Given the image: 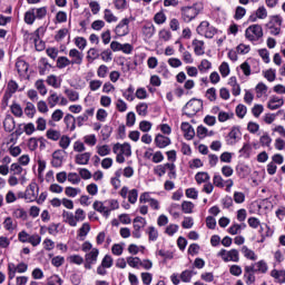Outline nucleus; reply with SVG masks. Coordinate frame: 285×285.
Listing matches in <instances>:
<instances>
[{
    "label": "nucleus",
    "instance_id": "11",
    "mask_svg": "<svg viewBox=\"0 0 285 285\" xmlns=\"http://www.w3.org/2000/svg\"><path fill=\"white\" fill-rule=\"evenodd\" d=\"M69 57L72 58L71 60V66H81V63H83V53L79 52V50L77 49H71L69 51Z\"/></svg>",
    "mask_w": 285,
    "mask_h": 285
},
{
    "label": "nucleus",
    "instance_id": "41",
    "mask_svg": "<svg viewBox=\"0 0 285 285\" xmlns=\"http://www.w3.org/2000/svg\"><path fill=\"white\" fill-rule=\"evenodd\" d=\"M205 97L209 100V101H217V89H215V87H212L209 89H207Z\"/></svg>",
    "mask_w": 285,
    "mask_h": 285
},
{
    "label": "nucleus",
    "instance_id": "8",
    "mask_svg": "<svg viewBox=\"0 0 285 285\" xmlns=\"http://www.w3.org/2000/svg\"><path fill=\"white\" fill-rule=\"evenodd\" d=\"M37 197H39V185H37V183H31L26 189L24 199L37 202Z\"/></svg>",
    "mask_w": 285,
    "mask_h": 285
},
{
    "label": "nucleus",
    "instance_id": "52",
    "mask_svg": "<svg viewBox=\"0 0 285 285\" xmlns=\"http://www.w3.org/2000/svg\"><path fill=\"white\" fill-rule=\"evenodd\" d=\"M250 150H253V147H250L249 144H245L243 148L239 150L240 155L245 157V159L250 158Z\"/></svg>",
    "mask_w": 285,
    "mask_h": 285
},
{
    "label": "nucleus",
    "instance_id": "14",
    "mask_svg": "<svg viewBox=\"0 0 285 285\" xmlns=\"http://www.w3.org/2000/svg\"><path fill=\"white\" fill-rule=\"evenodd\" d=\"M239 135H242L239 128L233 127L228 134L229 139H227V144L229 146H235V144H237V140L239 139Z\"/></svg>",
    "mask_w": 285,
    "mask_h": 285
},
{
    "label": "nucleus",
    "instance_id": "3",
    "mask_svg": "<svg viewBox=\"0 0 285 285\" xmlns=\"http://www.w3.org/2000/svg\"><path fill=\"white\" fill-rule=\"evenodd\" d=\"M198 35H204L206 39H213L217 35V28L210 26L209 21H202L196 29Z\"/></svg>",
    "mask_w": 285,
    "mask_h": 285
},
{
    "label": "nucleus",
    "instance_id": "45",
    "mask_svg": "<svg viewBox=\"0 0 285 285\" xmlns=\"http://www.w3.org/2000/svg\"><path fill=\"white\" fill-rule=\"evenodd\" d=\"M90 233V224L89 223H83L82 226L78 230V236L79 237H86Z\"/></svg>",
    "mask_w": 285,
    "mask_h": 285
},
{
    "label": "nucleus",
    "instance_id": "21",
    "mask_svg": "<svg viewBox=\"0 0 285 285\" xmlns=\"http://www.w3.org/2000/svg\"><path fill=\"white\" fill-rule=\"evenodd\" d=\"M46 137L51 141H59L61 139V131L57 129H48L46 132Z\"/></svg>",
    "mask_w": 285,
    "mask_h": 285
},
{
    "label": "nucleus",
    "instance_id": "4",
    "mask_svg": "<svg viewBox=\"0 0 285 285\" xmlns=\"http://www.w3.org/2000/svg\"><path fill=\"white\" fill-rule=\"evenodd\" d=\"M199 106H202V100L197 98L190 99L185 106L183 110H190V111H185L184 115L186 117H195L197 112H199Z\"/></svg>",
    "mask_w": 285,
    "mask_h": 285
},
{
    "label": "nucleus",
    "instance_id": "38",
    "mask_svg": "<svg viewBox=\"0 0 285 285\" xmlns=\"http://www.w3.org/2000/svg\"><path fill=\"white\" fill-rule=\"evenodd\" d=\"M13 217H16V219H23V222H26V219H28V212L23 208H17L13 212Z\"/></svg>",
    "mask_w": 285,
    "mask_h": 285
},
{
    "label": "nucleus",
    "instance_id": "57",
    "mask_svg": "<svg viewBox=\"0 0 285 285\" xmlns=\"http://www.w3.org/2000/svg\"><path fill=\"white\" fill-rule=\"evenodd\" d=\"M78 193H81V189L75 187H66L65 189L67 197H77Z\"/></svg>",
    "mask_w": 285,
    "mask_h": 285
},
{
    "label": "nucleus",
    "instance_id": "23",
    "mask_svg": "<svg viewBox=\"0 0 285 285\" xmlns=\"http://www.w3.org/2000/svg\"><path fill=\"white\" fill-rule=\"evenodd\" d=\"M16 68L19 75H26V72H28V69L30 68V65L26 62V60H18L16 62Z\"/></svg>",
    "mask_w": 285,
    "mask_h": 285
},
{
    "label": "nucleus",
    "instance_id": "29",
    "mask_svg": "<svg viewBox=\"0 0 285 285\" xmlns=\"http://www.w3.org/2000/svg\"><path fill=\"white\" fill-rule=\"evenodd\" d=\"M147 234L149 237V242H157L159 237V232L157 230V228H155V226H149L147 228Z\"/></svg>",
    "mask_w": 285,
    "mask_h": 285
},
{
    "label": "nucleus",
    "instance_id": "42",
    "mask_svg": "<svg viewBox=\"0 0 285 285\" xmlns=\"http://www.w3.org/2000/svg\"><path fill=\"white\" fill-rule=\"evenodd\" d=\"M137 226L139 228V230H141V228L146 227V218L141 217V216H137L134 219V229H137Z\"/></svg>",
    "mask_w": 285,
    "mask_h": 285
},
{
    "label": "nucleus",
    "instance_id": "7",
    "mask_svg": "<svg viewBox=\"0 0 285 285\" xmlns=\"http://www.w3.org/2000/svg\"><path fill=\"white\" fill-rule=\"evenodd\" d=\"M268 272V265L264 261L252 264L250 266H245V273H262L266 274Z\"/></svg>",
    "mask_w": 285,
    "mask_h": 285
},
{
    "label": "nucleus",
    "instance_id": "39",
    "mask_svg": "<svg viewBox=\"0 0 285 285\" xmlns=\"http://www.w3.org/2000/svg\"><path fill=\"white\" fill-rule=\"evenodd\" d=\"M136 112L142 117H146L148 115V104L141 102L136 106Z\"/></svg>",
    "mask_w": 285,
    "mask_h": 285
},
{
    "label": "nucleus",
    "instance_id": "22",
    "mask_svg": "<svg viewBox=\"0 0 285 285\" xmlns=\"http://www.w3.org/2000/svg\"><path fill=\"white\" fill-rule=\"evenodd\" d=\"M271 277H274V279H277L278 284H285V271H277L273 269L271 272Z\"/></svg>",
    "mask_w": 285,
    "mask_h": 285
},
{
    "label": "nucleus",
    "instance_id": "15",
    "mask_svg": "<svg viewBox=\"0 0 285 285\" xmlns=\"http://www.w3.org/2000/svg\"><path fill=\"white\" fill-rule=\"evenodd\" d=\"M156 29L155 24L153 22H147L142 26V35L146 37V39H153L155 36Z\"/></svg>",
    "mask_w": 285,
    "mask_h": 285
},
{
    "label": "nucleus",
    "instance_id": "43",
    "mask_svg": "<svg viewBox=\"0 0 285 285\" xmlns=\"http://www.w3.org/2000/svg\"><path fill=\"white\" fill-rule=\"evenodd\" d=\"M100 132H101L102 140L106 141V139H110V135H112V127L106 125L102 127Z\"/></svg>",
    "mask_w": 285,
    "mask_h": 285
},
{
    "label": "nucleus",
    "instance_id": "53",
    "mask_svg": "<svg viewBox=\"0 0 285 285\" xmlns=\"http://www.w3.org/2000/svg\"><path fill=\"white\" fill-rule=\"evenodd\" d=\"M219 72L222 77H228V75H230V67L228 66V62H223L219 66Z\"/></svg>",
    "mask_w": 285,
    "mask_h": 285
},
{
    "label": "nucleus",
    "instance_id": "26",
    "mask_svg": "<svg viewBox=\"0 0 285 285\" xmlns=\"http://www.w3.org/2000/svg\"><path fill=\"white\" fill-rule=\"evenodd\" d=\"M242 253L244 254V257H246V259H250L252 262H256L257 255L255 254V252L249 249L247 246L242 247Z\"/></svg>",
    "mask_w": 285,
    "mask_h": 285
},
{
    "label": "nucleus",
    "instance_id": "20",
    "mask_svg": "<svg viewBox=\"0 0 285 285\" xmlns=\"http://www.w3.org/2000/svg\"><path fill=\"white\" fill-rule=\"evenodd\" d=\"M14 118L12 116H7L3 121V128L6 132H12V130H14Z\"/></svg>",
    "mask_w": 285,
    "mask_h": 285
},
{
    "label": "nucleus",
    "instance_id": "13",
    "mask_svg": "<svg viewBox=\"0 0 285 285\" xmlns=\"http://www.w3.org/2000/svg\"><path fill=\"white\" fill-rule=\"evenodd\" d=\"M155 144H156L157 148H166L167 146H170L171 141H170V138H168L161 134H158L155 137Z\"/></svg>",
    "mask_w": 285,
    "mask_h": 285
},
{
    "label": "nucleus",
    "instance_id": "24",
    "mask_svg": "<svg viewBox=\"0 0 285 285\" xmlns=\"http://www.w3.org/2000/svg\"><path fill=\"white\" fill-rule=\"evenodd\" d=\"M70 65H72V61L68 59V57H65V56L58 57L57 68H59V70H63V68H67V66H70Z\"/></svg>",
    "mask_w": 285,
    "mask_h": 285
},
{
    "label": "nucleus",
    "instance_id": "47",
    "mask_svg": "<svg viewBox=\"0 0 285 285\" xmlns=\"http://www.w3.org/2000/svg\"><path fill=\"white\" fill-rule=\"evenodd\" d=\"M75 45L77 46V48H79V50H85L86 46H88V41L83 37H77L75 39Z\"/></svg>",
    "mask_w": 285,
    "mask_h": 285
},
{
    "label": "nucleus",
    "instance_id": "10",
    "mask_svg": "<svg viewBox=\"0 0 285 285\" xmlns=\"http://www.w3.org/2000/svg\"><path fill=\"white\" fill-rule=\"evenodd\" d=\"M180 129L184 132L185 139H187L188 141L195 138V129L193 128V125H190V122H183Z\"/></svg>",
    "mask_w": 285,
    "mask_h": 285
},
{
    "label": "nucleus",
    "instance_id": "27",
    "mask_svg": "<svg viewBox=\"0 0 285 285\" xmlns=\"http://www.w3.org/2000/svg\"><path fill=\"white\" fill-rule=\"evenodd\" d=\"M35 87L37 88L38 92L46 97L48 95V88H46V83H43V79H39L36 81Z\"/></svg>",
    "mask_w": 285,
    "mask_h": 285
},
{
    "label": "nucleus",
    "instance_id": "36",
    "mask_svg": "<svg viewBox=\"0 0 285 285\" xmlns=\"http://www.w3.org/2000/svg\"><path fill=\"white\" fill-rule=\"evenodd\" d=\"M10 108L14 117H23V109L21 108V105L13 102Z\"/></svg>",
    "mask_w": 285,
    "mask_h": 285
},
{
    "label": "nucleus",
    "instance_id": "55",
    "mask_svg": "<svg viewBox=\"0 0 285 285\" xmlns=\"http://www.w3.org/2000/svg\"><path fill=\"white\" fill-rule=\"evenodd\" d=\"M63 281L59 275H52L51 277L48 278L47 285H62Z\"/></svg>",
    "mask_w": 285,
    "mask_h": 285
},
{
    "label": "nucleus",
    "instance_id": "63",
    "mask_svg": "<svg viewBox=\"0 0 285 285\" xmlns=\"http://www.w3.org/2000/svg\"><path fill=\"white\" fill-rule=\"evenodd\" d=\"M47 83L48 86H52V88H59L61 86V83L57 82V76L55 75L47 77Z\"/></svg>",
    "mask_w": 285,
    "mask_h": 285
},
{
    "label": "nucleus",
    "instance_id": "44",
    "mask_svg": "<svg viewBox=\"0 0 285 285\" xmlns=\"http://www.w3.org/2000/svg\"><path fill=\"white\" fill-rule=\"evenodd\" d=\"M40 63H42L43 67H39V75L43 77V75H46V70H48V68H52V65H50L46 58H41Z\"/></svg>",
    "mask_w": 285,
    "mask_h": 285
},
{
    "label": "nucleus",
    "instance_id": "18",
    "mask_svg": "<svg viewBox=\"0 0 285 285\" xmlns=\"http://www.w3.org/2000/svg\"><path fill=\"white\" fill-rule=\"evenodd\" d=\"M191 46H194V52L197 57L204 55V40L194 39Z\"/></svg>",
    "mask_w": 285,
    "mask_h": 285
},
{
    "label": "nucleus",
    "instance_id": "40",
    "mask_svg": "<svg viewBox=\"0 0 285 285\" xmlns=\"http://www.w3.org/2000/svg\"><path fill=\"white\" fill-rule=\"evenodd\" d=\"M65 95H67L69 101H79V92L72 89H66Z\"/></svg>",
    "mask_w": 285,
    "mask_h": 285
},
{
    "label": "nucleus",
    "instance_id": "64",
    "mask_svg": "<svg viewBox=\"0 0 285 285\" xmlns=\"http://www.w3.org/2000/svg\"><path fill=\"white\" fill-rule=\"evenodd\" d=\"M67 35H68L67 28L58 30L57 35L55 36V41H61L62 39H66Z\"/></svg>",
    "mask_w": 285,
    "mask_h": 285
},
{
    "label": "nucleus",
    "instance_id": "61",
    "mask_svg": "<svg viewBox=\"0 0 285 285\" xmlns=\"http://www.w3.org/2000/svg\"><path fill=\"white\" fill-rule=\"evenodd\" d=\"M29 244H31V246H39V244H41V236H39V234L29 236Z\"/></svg>",
    "mask_w": 285,
    "mask_h": 285
},
{
    "label": "nucleus",
    "instance_id": "50",
    "mask_svg": "<svg viewBox=\"0 0 285 285\" xmlns=\"http://www.w3.org/2000/svg\"><path fill=\"white\" fill-rule=\"evenodd\" d=\"M154 21L158 26H161V23H166V13H164L163 11L157 12L154 17Z\"/></svg>",
    "mask_w": 285,
    "mask_h": 285
},
{
    "label": "nucleus",
    "instance_id": "19",
    "mask_svg": "<svg viewBox=\"0 0 285 285\" xmlns=\"http://www.w3.org/2000/svg\"><path fill=\"white\" fill-rule=\"evenodd\" d=\"M92 155L90 153H83L76 156V164L79 166H87L88 161H90V157Z\"/></svg>",
    "mask_w": 285,
    "mask_h": 285
},
{
    "label": "nucleus",
    "instance_id": "25",
    "mask_svg": "<svg viewBox=\"0 0 285 285\" xmlns=\"http://www.w3.org/2000/svg\"><path fill=\"white\" fill-rule=\"evenodd\" d=\"M197 184H206V181H210V175L206 171H198L195 176Z\"/></svg>",
    "mask_w": 285,
    "mask_h": 285
},
{
    "label": "nucleus",
    "instance_id": "1",
    "mask_svg": "<svg viewBox=\"0 0 285 285\" xmlns=\"http://www.w3.org/2000/svg\"><path fill=\"white\" fill-rule=\"evenodd\" d=\"M204 10V7L199 3H194L190 7L180 8V19L184 23H190L194 19H197L199 12Z\"/></svg>",
    "mask_w": 285,
    "mask_h": 285
},
{
    "label": "nucleus",
    "instance_id": "17",
    "mask_svg": "<svg viewBox=\"0 0 285 285\" xmlns=\"http://www.w3.org/2000/svg\"><path fill=\"white\" fill-rule=\"evenodd\" d=\"M63 122L66 124V127L69 128V130L72 132L75 128H77V118L72 116L71 114H67L63 118Z\"/></svg>",
    "mask_w": 285,
    "mask_h": 285
},
{
    "label": "nucleus",
    "instance_id": "56",
    "mask_svg": "<svg viewBox=\"0 0 285 285\" xmlns=\"http://www.w3.org/2000/svg\"><path fill=\"white\" fill-rule=\"evenodd\" d=\"M67 179L70 181V184L73 185H77L81 181V177H79L77 173H69Z\"/></svg>",
    "mask_w": 285,
    "mask_h": 285
},
{
    "label": "nucleus",
    "instance_id": "30",
    "mask_svg": "<svg viewBox=\"0 0 285 285\" xmlns=\"http://www.w3.org/2000/svg\"><path fill=\"white\" fill-rule=\"evenodd\" d=\"M36 19L37 17L35 16V9H30L24 13V23H27L28 26H32Z\"/></svg>",
    "mask_w": 285,
    "mask_h": 285
},
{
    "label": "nucleus",
    "instance_id": "35",
    "mask_svg": "<svg viewBox=\"0 0 285 285\" xmlns=\"http://www.w3.org/2000/svg\"><path fill=\"white\" fill-rule=\"evenodd\" d=\"M193 208H195V204H193V202H186L184 200L181 203V210L183 213H185L186 215H190L193 213Z\"/></svg>",
    "mask_w": 285,
    "mask_h": 285
},
{
    "label": "nucleus",
    "instance_id": "59",
    "mask_svg": "<svg viewBox=\"0 0 285 285\" xmlns=\"http://www.w3.org/2000/svg\"><path fill=\"white\" fill-rule=\"evenodd\" d=\"M180 279H181V282H185V283L190 282V279H193V271L186 269V271L181 272Z\"/></svg>",
    "mask_w": 285,
    "mask_h": 285
},
{
    "label": "nucleus",
    "instance_id": "9",
    "mask_svg": "<svg viewBox=\"0 0 285 285\" xmlns=\"http://www.w3.org/2000/svg\"><path fill=\"white\" fill-rule=\"evenodd\" d=\"M51 166L53 168H61V166H63V151L62 150L57 149L56 151H53Z\"/></svg>",
    "mask_w": 285,
    "mask_h": 285
},
{
    "label": "nucleus",
    "instance_id": "2",
    "mask_svg": "<svg viewBox=\"0 0 285 285\" xmlns=\"http://www.w3.org/2000/svg\"><path fill=\"white\" fill-rule=\"evenodd\" d=\"M248 41H259L264 37V29L259 24H252L245 30Z\"/></svg>",
    "mask_w": 285,
    "mask_h": 285
},
{
    "label": "nucleus",
    "instance_id": "51",
    "mask_svg": "<svg viewBox=\"0 0 285 285\" xmlns=\"http://www.w3.org/2000/svg\"><path fill=\"white\" fill-rule=\"evenodd\" d=\"M138 197H139V191L137 189H131L128 194L129 204H137Z\"/></svg>",
    "mask_w": 285,
    "mask_h": 285
},
{
    "label": "nucleus",
    "instance_id": "62",
    "mask_svg": "<svg viewBox=\"0 0 285 285\" xmlns=\"http://www.w3.org/2000/svg\"><path fill=\"white\" fill-rule=\"evenodd\" d=\"M246 112H247L246 106L238 105L236 107V115L239 117V119H244V117H246Z\"/></svg>",
    "mask_w": 285,
    "mask_h": 285
},
{
    "label": "nucleus",
    "instance_id": "32",
    "mask_svg": "<svg viewBox=\"0 0 285 285\" xmlns=\"http://www.w3.org/2000/svg\"><path fill=\"white\" fill-rule=\"evenodd\" d=\"M122 96L125 99H127V101H135V87L130 85L127 90L122 92Z\"/></svg>",
    "mask_w": 285,
    "mask_h": 285
},
{
    "label": "nucleus",
    "instance_id": "34",
    "mask_svg": "<svg viewBox=\"0 0 285 285\" xmlns=\"http://www.w3.org/2000/svg\"><path fill=\"white\" fill-rule=\"evenodd\" d=\"M31 10H35L36 19H45L46 14H48V8L47 7L32 8Z\"/></svg>",
    "mask_w": 285,
    "mask_h": 285
},
{
    "label": "nucleus",
    "instance_id": "37",
    "mask_svg": "<svg viewBox=\"0 0 285 285\" xmlns=\"http://www.w3.org/2000/svg\"><path fill=\"white\" fill-rule=\"evenodd\" d=\"M59 146L60 148H62V150H68V148L70 147V138L67 135L60 136L59 138Z\"/></svg>",
    "mask_w": 285,
    "mask_h": 285
},
{
    "label": "nucleus",
    "instance_id": "16",
    "mask_svg": "<svg viewBox=\"0 0 285 285\" xmlns=\"http://www.w3.org/2000/svg\"><path fill=\"white\" fill-rule=\"evenodd\" d=\"M62 219L65 224H68L69 226H77V218L75 217V214H72L71 212L63 210Z\"/></svg>",
    "mask_w": 285,
    "mask_h": 285
},
{
    "label": "nucleus",
    "instance_id": "54",
    "mask_svg": "<svg viewBox=\"0 0 285 285\" xmlns=\"http://www.w3.org/2000/svg\"><path fill=\"white\" fill-rule=\"evenodd\" d=\"M104 19H105V21H107V23H112V22L117 21V17H115V14H112V11H110V9L105 10Z\"/></svg>",
    "mask_w": 285,
    "mask_h": 285
},
{
    "label": "nucleus",
    "instance_id": "58",
    "mask_svg": "<svg viewBox=\"0 0 285 285\" xmlns=\"http://www.w3.org/2000/svg\"><path fill=\"white\" fill-rule=\"evenodd\" d=\"M135 121H137L135 112L132 111L128 112L126 118V126H128V128H132V125L135 124Z\"/></svg>",
    "mask_w": 285,
    "mask_h": 285
},
{
    "label": "nucleus",
    "instance_id": "31",
    "mask_svg": "<svg viewBox=\"0 0 285 285\" xmlns=\"http://www.w3.org/2000/svg\"><path fill=\"white\" fill-rule=\"evenodd\" d=\"M51 119L52 120H49V126H55L52 121H61V119H63V111L61 109H56L51 115Z\"/></svg>",
    "mask_w": 285,
    "mask_h": 285
},
{
    "label": "nucleus",
    "instance_id": "33",
    "mask_svg": "<svg viewBox=\"0 0 285 285\" xmlns=\"http://www.w3.org/2000/svg\"><path fill=\"white\" fill-rule=\"evenodd\" d=\"M59 99H61V96H58L57 92H52L48 98V105L50 108H55L57 104H59Z\"/></svg>",
    "mask_w": 285,
    "mask_h": 285
},
{
    "label": "nucleus",
    "instance_id": "5",
    "mask_svg": "<svg viewBox=\"0 0 285 285\" xmlns=\"http://www.w3.org/2000/svg\"><path fill=\"white\" fill-rule=\"evenodd\" d=\"M130 21H135V18H124L116 27L115 32L118 37H126L128 32H130V29L128 26L130 24Z\"/></svg>",
    "mask_w": 285,
    "mask_h": 285
},
{
    "label": "nucleus",
    "instance_id": "46",
    "mask_svg": "<svg viewBox=\"0 0 285 285\" xmlns=\"http://www.w3.org/2000/svg\"><path fill=\"white\" fill-rule=\"evenodd\" d=\"M210 68H213V63L206 59L202 60L200 65L198 66L199 72H206L210 70Z\"/></svg>",
    "mask_w": 285,
    "mask_h": 285
},
{
    "label": "nucleus",
    "instance_id": "12",
    "mask_svg": "<svg viewBox=\"0 0 285 285\" xmlns=\"http://www.w3.org/2000/svg\"><path fill=\"white\" fill-rule=\"evenodd\" d=\"M282 106H284V99L277 96H272L267 104V107L269 108V110H277L282 108Z\"/></svg>",
    "mask_w": 285,
    "mask_h": 285
},
{
    "label": "nucleus",
    "instance_id": "6",
    "mask_svg": "<svg viewBox=\"0 0 285 285\" xmlns=\"http://www.w3.org/2000/svg\"><path fill=\"white\" fill-rule=\"evenodd\" d=\"M99 257V249L92 248L89 253L85 255V268L90 271L92 265L97 264V259Z\"/></svg>",
    "mask_w": 285,
    "mask_h": 285
},
{
    "label": "nucleus",
    "instance_id": "49",
    "mask_svg": "<svg viewBox=\"0 0 285 285\" xmlns=\"http://www.w3.org/2000/svg\"><path fill=\"white\" fill-rule=\"evenodd\" d=\"M228 262H239V250L232 249L227 252Z\"/></svg>",
    "mask_w": 285,
    "mask_h": 285
},
{
    "label": "nucleus",
    "instance_id": "48",
    "mask_svg": "<svg viewBox=\"0 0 285 285\" xmlns=\"http://www.w3.org/2000/svg\"><path fill=\"white\" fill-rule=\"evenodd\" d=\"M120 155H125V157H130V155H132V149L130 148V144L125 142L121 145Z\"/></svg>",
    "mask_w": 285,
    "mask_h": 285
},
{
    "label": "nucleus",
    "instance_id": "28",
    "mask_svg": "<svg viewBox=\"0 0 285 285\" xmlns=\"http://www.w3.org/2000/svg\"><path fill=\"white\" fill-rule=\"evenodd\" d=\"M24 115H27L29 119H32L35 115H37V108L35 107V104L27 102V106L24 108Z\"/></svg>",
    "mask_w": 285,
    "mask_h": 285
},
{
    "label": "nucleus",
    "instance_id": "60",
    "mask_svg": "<svg viewBox=\"0 0 285 285\" xmlns=\"http://www.w3.org/2000/svg\"><path fill=\"white\" fill-rule=\"evenodd\" d=\"M83 141H85V144H87V146H96L97 145V136H95V135L85 136Z\"/></svg>",
    "mask_w": 285,
    "mask_h": 285
}]
</instances>
